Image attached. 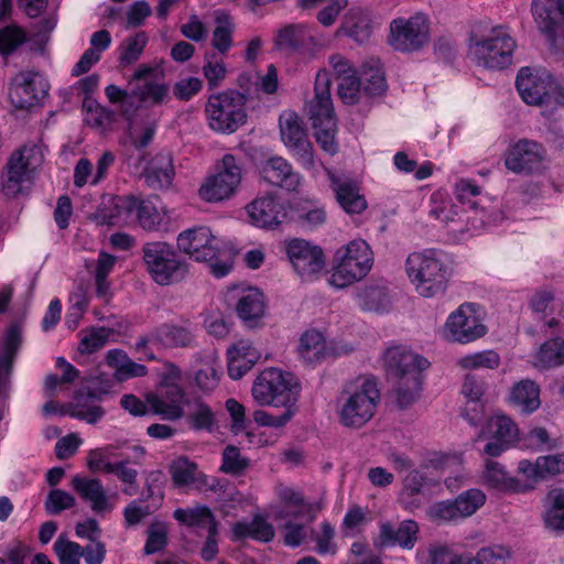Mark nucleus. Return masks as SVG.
I'll return each instance as SVG.
<instances>
[{
	"instance_id": "60",
	"label": "nucleus",
	"mask_w": 564,
	"mask_h": 564,
	"mask_svg": "<svg viewBox=\"0 0 564 564\" xmlns=\"http://www.w3.org/2000/svg\"><path fill=\"white\" fill-rule=\"evenodd\" d=\"M188 421L192 427L197 431H212L215 425V416L212 409L200 401L194 403L188 414Z\"/></svg>"
},
{
	"instance_id": "38",
	"label": "nucleus",
	"mask_w": 564,
	"mask_h": 564,
	"mask_svg": "<svg viewBox=\"0 0 564 564\" xmlns=\"http://www.w3.org/2000/svg\"><path fill=\"white\" fill-rule=\"evenodd\" d=\"M260 352L249 340L241 339L227 349L228 375L241 379L260 359Z\"/></svg>"
},
{
	"instance_id": "4",
	"label": "nucleus",
	"mask_w": 564,
	"mask_h": 564,
	"mask_svg": "<svg viewBox=\"0 0 564 564\" xmlns=\"http://www.w3.org/2000/svg\"><path fill=\"white\" fill-rule=\"evenodd\" d=\"M405 272L417 294L423 297H434L446 289L448 268L440 250L424 249L410 253L405 260Z\"/></svg>"
},
{
	"instance_id": "19",
	"label": "nucleus",
	"mask_w": 564,
	"mask_h": 564,
	"mask_svg": "<svg viewBox=\"0 0 564 564\" xmlns=\"http://www.w3.org/2000/svg\"><path fill=\"white\" fill-rule=\"evenodd\" d=\"M429 21L423 14L398 18L390 24L389 44L400 52L420 50L429 42Z\"/></svg>"
},
{
	"instance_id": "14",
	"label": "nucleus",
	"mask_w": 564,
	"mask_h": 564,
	"mask_svg": "<svg viewBox=\"0 0 564 564\" xmlns=\"http://www.w3.org/2000/svg\"><path fill=\"white\" fill-rule=\"evenodd\" d=\"M531 14L552 50L564 46V0H532Z\"/></svg>"
},
{
	"instance_id": "6",
	"label": "nucleus",
	"mask_w": 564,
	"mask_h": 564,
	"mask_svg": "<svg viewBox=\"0 0 564 564\" xmlns=\"http://www.w3.org/2000/svg\"><path fill=\"white\" fill-rule=\"evenodd\" d=\"M301 391L299 379L289 371L279 368H267L256 378L252 397L259 405L292 408Z\"/></svg>"
},
{
	"instance_id": "1",
	"label": "nucleus",
	"mask_w": 564,
	"mask_h": 564,
	"mask_svg": "<svg viewBox=\"0 0 564 564\" xmlns=\"http://www.w3.org/2000/svg\"><path fill=\"white\" fill-rule=\"evenodd\" d=\"M517 42L505 25L488 22L474 24L468 40V54L478 65L491 70H501L512 64Z\"/></svg>"
},
{
	"instance_id": "9",
	"label": "nucleus",
	"mask_w": 564,
	"mask_h": 564,
	"mask_svg": "<svg viewBox=\"0 0 564 564\" xmlns=\"http://www.w3.org/2000/svg\"><path fill=\"white\" fill-rule=\"evenodd\" d=\"M142 253L145 270L156 284L171 285L184 278L186 265L171 245L163 241L147 242Z\"/></svg>"
},
{
	"instance_id": "5",
	"label": "nucleus",
	"mask_w": 564,
	"mask_h": 564,
	"mask_svg": "<svg viewBox=\"0 0 564 564\" xmlns=\"http://www.w3.org/2000/svg\"><path fill=\"white\" fill-rule=\"evenodd\" d=\"M307 112L319 147L329 154L338 151L336 142L337 124L330 96V75L321 69L315 77V96L307 104Z\"/></svg>"
},
{
	"instance_id": "31",
	"label": "nucleus",
	"mask_w": 564,
	"mask_h": 564,
	"mask_svg": "<svg viewBox=\"0 0 564 564\" xmlns=\"http://www.w3.org/2000/svg\"><path fill=\"white\" fill-rule=\"evenodd\" d=\"M72 486L95 513L105 514L113 510L116 495H109L99 479L77 475L72 479Z\"/></svg>"
},
{
	"instance_id": "15",
	"label": "nucleus",
	"mask_w": 564,
	"mask_h": 564,
	"mask_svg": "<svg viewBox=\"0 0 564 564\" xmlns=\"http://www.w3.org/2000/svg\"><path fill=\"white\" fill-rule=\"evenodd\" d=\"M487 333L475 310V304L464 303L452 312L442 328V337L451 343L469 344Z\"/></svg>"
},
{
	"instance_id": "58",
	"label": "nucleus",
	"mask_w": 564,
	"mask_h": 564,
	"mask_svg": "<svg viewBox=\"0 0 564 564\" xmlns=\"http://www.w3.org/2000/svg\"><path fill=\"white\" fill-rule=\"evenodd\" d=\"M53 549L59 564H80L83 546L78 543L69 541L63 536H58L54 542Z\"/></svg>"
},
{
	"instance_id": "29",
	"label": "nucleus",
	"mask_w": 564,
	"mask_h": 564,
	"mask_svg": "<svg viewBox=\"0 0 564 564\" xmlns=\"http://www.w3.org/2000/svg\"><path fill=\"white\" fill-rule=\"evenodd\" d=\"M184 401L182 384L160 386L158 393L147 398L150 412L166 421H177L184 416Z\"/></svg>"
},
{
	"instance_id": "44",
	"label": "nucleus",
	"mask_w": 564,
	"mask_h": 564,
	"mask_svg": "<svg viewBox=\"0 0 564 564\" xmlns=\"http://www.w3.org/2000/svg\"><path fill=\"white\" fill-rule=\"evenodd\" d=\"M147 184L153 188H163L172 184L174 166L170 154H158L151 159L143 171Z\"/></svg>"
},
{
	"instance_id": "57",
	"label": "nucleus",
	"mask_w": 564,
	"mask_h": 564,
	"mask_svg": "<svg viewBox=\"0 0 564 564\" xmlns=\"http://www.w3.org/2000/svg\"><path fill=\"white\" fill-rule=\"evenodd\" d=\"M464 369H496L500 365V356L494 350H484L466 355L458 360Z\"/></svg>"
},
{
	"instance_id": "43",
	"label": "nucleus",
	"mask_w": 564,
	"mask_h": 564,
	"mask_svg": "<svg viewBox=\"0 0 564 564\" xmlns=\"http://www.w3.org/2000/svg\"><path fill=\"white\" fill-rule=\"evenodd\" d=\"M529 362L538 370L564 366V338L554 337L543 343L531 354Z\"/></svg>"
},
{
	"instance_id": "2",
	"label": "nucleus",
	"mask_w": 564,
	"mask_h": 564,
	"mask_svg": "<svg viewBox=\"0 0 564 564\" xmlns=\"http://www.w3.org/2000/svg\"><path fill=\"white\" fill-rule=\"evenodd\" d=\"M383 366L397 378L395 401L400 408L414 403L422 391L423 376L430 362L404 345L388 347L382 355Z\"/></svg>"
},
{
	"instance_id": "64",
	"label": "nucleus",
	"mask_w": 564,
	"mask_h": 564,
	"mask_svg": "<svg viewBox=\"0 0 564 564\" xmlns=\"http://www.w3.org/2000/svg\"><path fill=\"white\" fill-rule=\"evenodd\" d=\"M248 467V460L241 456L239 449L228 446L223 454L221 470L227 474L238 475Z\"/></svg>"
},
{
	"instance_id": "63",
	"label": "nucleus",
	"mask_w": 564,
	"mask_h": 564,
	"mask_svg": "<svg viewBox=\"0 0 564 564\" xmlns=\"http://www.w3.org/2000/svg\"><path fill=\"white\" fill-rule=\"evenodd\" d=\"M337 93L345 104L354 105L358 102L360 95L364 93L362 84L356 75L346 77L339 80Z\"/></svg>"
},
{
	"instance_id": "40",
	"label": "nucleus",
	"mask_w": 564,
	"mask_h": 564,
	"mask_svg": "<svg viewBox=\"0 0 564 564\" xmlns=\"http://www.w3.org/2000/svg\"><path fill=\"white\" fill-rule=\"evenodd\" d=\"M356 305L365 312H384L391 305V295L384 282H372L354 294Z\"/></svg>"
},
{
	"instance_id": "56",
	"label": "nucleus",
	"mask_w": 564,
	"mask_h": 564,
	"mask_svg": "<svg viewBox=\"0 0 564 564\" xmlns=\"http://www.w3.org/2000/svg\"><path fill=\"white\" fill-rule=\"evenodd\" d=\"M227 69L224 59L217 53L205 55L203 65V75L206 78L210 89L220 85L226 76Z\"/></svg>"
},
{
	"instance_id": "17",
	"label": "nucleus",
	"mask_w": 564,
	"mask_h": 564,
	"mask_svg": "<svg viewBox=\"0 0 564 564\" xmlns=\"http://www.w3.org/2000/svg\"><path fill=\"white\" fill-rule=\"evenodd\" d=\"M486 501L487 496L481 489L470 488L452 500L433 503L427 510V516L437 522H456L475 514Z\"/></svg>"
},
{
	"instance_id": "22",
	"label": "nucleus",
	"mask_w": 564,
	"mask_h": 564,
	"mask_svg": "<svg viewBox=\"0 0 564 564\" xmlns=\"http://www.w3.org/2000/svg\"><path fill=\"white\" fill-rule=\"evenodd\" d=\"M455 195L458 202L466 205L468 209L479 215L478 221L481 226L498 225L503 219L502 212L494 206L481 188L469 178H462L455 184Z\"/></svg>"
},
{
	"instance_id": "32",
	"label": "nucleus",
	"mask_w": 564,
	"mask_h": 564,
	"mask_svg": "<svg viewBox=\"0 0 564 564\" xmlns=\"http://www.w3.org/2000/svg\"><path fill=\"white\" fill-rule=\"evenodd\" d=\"M249 221L259 228L273 229L286 217L283 205L273 195L257 197L246 206Z\"/></svg>"
},
{
	"instance_id": "20",
	"label": "nucleus",
	"mask_w": 564,
	"mask_h": 564,
	"mask_svg": "<svg viewBox=\"0 0 564 564\" xmlns=\"http://www.w3.org/2000/svg\"><path fill=\"white\" fill-rule=\"evenodd\" d=\"M516 86L522 100L533 106L542 105L551 94L556 97L560 88L546 69L533 67H522L518 72Z\"/></svg>"
},
{
	"instance_id": "53",
	"label": "nucleus",
	"mask_w": 564,
	"mask_h": 564,
	"mask_svg": "<svg viewBox=\"0 0 564 564\" xmlns=\"http://www.w3.org/2000/svg\"><path fill=\"white\" fill-rule=\"evenodd\" d=\"M307 26L304 24H290L281 29L275 37V45L280 50L297 51L307 37Z\"/></svg>"
},
{
	"instance_id": "52",
	"label": "nucleus",
	"mask_w": 564,
	"mask_h": 564,
	"mask_svg": "<svg viewBox=\"0 0 564 564\" xmlns=\"http://www.w3.org/2000/svg\"><path fill=\"white\" fill-rule=\"evenodd\" d=\"M174 518L184 524L196 528L214 530L217 523L207 507H196L192 509H176L173 513Z\"/></svg>"
},
{
	"instance_id": "39",
	"label": "nucleus",
	"mask_w": 564,
	"mask_h": 564,
	"mask_svg": "<svg viewBox=\"0 0 564 564\" xmlns=\"http://www.w3.org/2000/svg\"><path fill=\"white\" fill-rule=\"evenodd\" d=\"M419 524L414 520H404L398 527L387 522L380 525L379 540L382 545H399L412 550L417 541Z\"/></svg>"
},
{
	"instance_id": "54",
	"label": "nucleus",
	"mask_w": 564,
	"mask_h": 564,
	"mask_svg": "<svg viewBox=\"0 0 564 564\" xmlns=\"http://www.w3.org/2000/svg\"><path fill=\"white\" fill-rule=\"evenodd\" d=\"M113 330L107 327H91L80 333L78 350L82 354H93L100 350L109 341Z\"/></svg>"
},
{
	"instance_id": "55",
	"label": "nucleus",
	"mask_w": 564,
	"mask_h": 564,
	"mask_svg": "<svg viewBox=\"0 0 564 564\" xmlns=\"http://www.w3.org/2000/svg\"><path fill=\"white\" fill-rule=\"evenodd\" d=\"M426 484V479L419 470H411L403 481V488L400 492V501L405 508L416 507V496H419Z\"/></svg>"
},
{
	"instance_id": "34",
	"label": "nucleus",
	"mask_w": 564,
	"mask_h": 564,
	"mask_svg": "<svg viewBox=\"0 0 564 564\" xmlns=\"http://www.w3.org/2000/svg\"><path fill=\"white\" fill-rule=\"evenodd\" d=\"M261 175L268 183L290 192L299 191L303 182L300 173L293 171L292 165L282 156H273L263 162Z\"/></svg>"
},
{
	"instance_id": "21",
	"label": "nucleus",
	"mask_w": 564,
	"mask_h": 564,
	"mask_svg": "<svg viewBox=\"0 0 564 564\" xmlns=\"http://www.w3.org/2000/svg\"><path fill=\"white\" fill-rule=\"evenodd\" d=\"M546 151L534 140L521 139L509 147L505 154L506 167L517 174L540 173L545 165Z\"/></svg>"
},
{
	"instance_id": "12",
	"label": "nucleus",
	"mask_w": 564,
	"mask_h": 564,
	"mask_svg": "<svg viewBox=\"0 0 564 564\" xmlns=\"http://www.w3.org/2000/svg\"><path fill=\"white\" fill-rule=\"evenodd\" d=\"M43 153L39 145H25L10 158L2 174V192L7 197H15L30 184L32 173L41 165Z\"/></svg>"
},
{
	"instance_id": "59",
	"label": "nucleus",
	"mask_w": 564,
	"mask_h": 564,
	"mask_svg": "<svg viewBox=\"0 0 564 564\" xmlns=\"http://www.w3.org/2000/svg\"><path fill=\"white\" fill-rule=\"evenodd\" d=\"M197 465L186 457L175 459L171 466L172 479L177 486H186L196 480Z\"/></svg>"
},
{
	"instance_id": "51",
	"label": "nucleus",
	"mask_w": 564,
	"mask_h": 564,
	"mask_svg": "<svg viewBox=\"0 0 564 564\" xmlns=\"http://www.w3.org/2000/svg\"><path fill=\"white\" fill-rule=\"evenodd\" d=\"M147 43L148 35L145 32H138L126 37L118 47L120 66L126 67L134 64L142 55Z\"/></svg>"
},
{
	"instance_id": "46",
	"label": "nucleus",
	"mask_w": 564,
	"mask_h": 564,
	"mask_svg": "<svg viewBox=\"0 0 564 564\" xmlns=\"http://www.w3.org/2000/svg\"><path fill=\"white\" fill-rule=\"evenodd\" d=\"M236 538H251L261 542H270L274 538V528L263 516L257 514L250 522L240 521L232 525Z\"/></svg>"
},
{
	"instance_id": "42",
	"label": "nucleus",
	"mask_w": 564,
	"mask_h": 564,
	"mask_svg": "<svg viewBox=\"0 0 564 564\" xmlns=\"http://www.w3.org/2000/svg\"><path fill=\"white\" fill-rule=\"evenodd\" d=\"M486 384L474 375L465 377L462 393L466 399L464 416L471 425H476L481 417L484 404L481 401Z\"/></svg>"
},
{
	"instance_id": "45",
	"label": "nucleus",
	"mask_w": 564,
	"mask_h": 564,
	"mask_svg": "<svg viewBox=\"0 0 564 564\" xmlns=\"http://www.w3.org/2000/svg\"><path fill=\"white\" fill-rule=\"evenodd\" d=\"M510 403L523 413H532L541 405L540 387L532 380L516 383L509 395Z\"/></svg>"
},
{
	"instance_id": "47",
	"label": "nucleus",
	"mask_w": 564,
	"mask_h": 564,
	"mask_svg": "<svg viewBox=\"0 0 564 564\" xmlns=\"http://www.w3.org/2000/svg\"><path fill=\"white\" fill-rule=\"evenodd\" d=\"M215 24L212 45L219 54L225 55L232 47L236 24L232 18L224 11L216 12Z\"/></svg>"
},
{
	"instance_id": "61",
	"label": "nucleus",
	"mask_w": 564,
	"mask_h": 564,
	"mask_svg": "<svg viewBox=\"0 0 564 564\" xmlns=\"http://www.w3.org/2000/svg\"><path fill=\"white\" fill-rule=\"evenodd\" d=\"M26 40L25 32L17 26L9 25L0 30V53L10 54Z\"/></svg>"
},
{
	"instance_id": "27",
	"label": "nucleus",
	"mask_w": 564,
	"mask_h": 564,
	"mask_svg": "<svg viewBox=\"0 0 564 564\" xmlns=\"http://www.w3.org/2000/svg\"><path fill=\"white\" fill-rule=\"evenodd\" d=\"M518 435L519 430L510 417L503 414L491 416L480 434L481 437L489 440L484 453L490 457L500 456L516 443Z\"/></svg>"
},
{
	"instance_id": "50",
	"label": "nucleus",
	"mask_w": 564,
	"mask_h": 564,
	"mask_svg": "<svg viewBox=\"0 0 564 564\" xmlns=\"http://www.w3.org/2000/svg\"><path fill=\"white\" fill-rule=\"evenodd\" d=\"M545 525L552 530H564V489L554 488L545 498Z\"/></svg>"
},
{
	"instance_id": "8",
	"label": "nucleus",
	"mask_w": 564,
	"mask_h": 564,
	"mask_svg": "<svg viewBox=\"0 0 564 564\" xmlns=\"http://www.w3.org/2000/svg\"><path fill=\"white\" fill-rule=\"evenodd\" d=\"M245 96L236 90L212 95L206 104L209 127L217 132L234 133L247 119Z\"/></svg>"
},
{
	"instance_id": "36",
	"label": "nucleus",
	"mask_w": 564,
	"mask_h": 564,
	"mask_svg": "<svg viewBox=\"0 0 564 564\" xmlns=\"http://www.w3.org/2000/svg\"><path fill=\"white\" fill-rule=\"evenodd\" d=\"M481 482L490 489L506 494L525 492L532 488L508 474L499 462L486 459L481 473Z\"/></svg>"
},
{
	"instance_id": "37",
	"label": "nucleus",
	"mask_w": 564,
	"mask_h": 564,
	"mask_svg": "<svg viewBox=\"0 0 564 564\" xmlns=\"http://www.w3.org/2000/svg\"><path fill=\"white\" fill-rule=\"evenodd\" d=\"M122 208L132 207L135 209L134 219L148 231H158L165 229L170 217L164 207L156 206L152 200H122Z\"/></svg>"
},
{
	"instance_id": "28",
	"label": "nucleus",
	"mask_w": 564,
	"mask_h": 564,
	"mask_svg": "<svg viewBox=\"0 0 564 564\" xmlns=\"http://www.w3.org/2000/svg\"><path fill=\"white\" fill-rule=\"evenodd\" d=\"M275 495L283 506V510L275 513V518H303L308 523L313 522L318 512L324 508L323 500L308 502L297 489L279 484L274 488Z\"/></svg>"
},
{
	"instance_id": "35",
	"label": "nucleus",
	"mask_w": 564,
	"mask_h": 564,
	"mask_svg": "<svg viewBox=\"0 0 564 564\" xmlns=\"http://www.w3.org/2000/svg\"><path fill=\"white\" fill-rule=\"evenodd\" d=\"M330 188L335 193V197L339 206L347 214H361L367 208V200L360 194L359 186L356 182L345 177L338 176L330 171H327Z\"/></svg>"
},
{
	"instance_id": "23",
	"label": "nucleus",
	"mask_w": 564,
	"mask_h": 564,
	"mask_svg": "<svg viewBox=\"0 0 564 564\" xmlns=\"http://www.w3.org/2000/svg\"><path fill=\"white\" fill-rule=\"evenodd\" d=\"M161 75L159 67L141 64L135 69L132 82L138 84L132 88L131 96L141 105L158 106L169 99V85L158 77Z\"/></svg>"
},
{
	"instance_id": "49",
	"label": "nucleus",
	"mask_w": 564,
	"mask_h": 564,
	"mask_svg": "<svg viewBox=\"0 0 564 564\" xmlns=\"http://www.w3.org/2000/svg\"><path fill=\"white\" fill-rule=\"evenodd\" d=\"M429 215L445 225L462 218L459 207L441 191L431 195Z\"/></svg>"
},
{
	"instance_id": "7",
	"label": "nucleus",
	"mask_w": 564,
	"mask_h": 564,
	"mask_svg": "<svg viewBox=\"0 0 564 564\" xmlns=\"http://www.w3.org/2000/svg\"><path fill=\"white\" fill-rule=\"evenodd\" d=\"M337 264L330 283L344 288L364 279L372 269L375 257L371 247L362 239H355L336 252Z\"/></svg>"
},
{
	"instance_id": "24",
	"label": "nucleus",
	"mask_w": 564,
	"mask_h": 564,
	"mask_svg": "<svg viewBox=\"0 0 564 564\" xmlns=\"http://www.w3.org/2000/svg\"><path fill=\"white\" fill-rule=\"evenodd\" d=\"M285 251L293 269L302 279L308 280L324 268L323 250L310 241L290 239L285 242Z\"/></svg>"
},
{
	"instance_id": "25",
	"label": "nucleus",
	"mask_w": 564,
	"mask_h": 564,
	"mask_svg": "<svg viewBox=\"0 0 564 564\" xmlns=\"http://www.w3.org/2000/svg\"><path fill=\"white\" fill-rule=\"evenodd\" d=\"M296 351L303 362L315 366L328 358L339 357L349 349L334 340H326L319 330L308 329L301 335Z\"/></svg>"
},
{
	"instance_id": "3",
	"label": "nucleus",
	"mask_w": 564,
	"mask_h": 564,
	"mask_svg": "<svg viewBox=\"0 0 564 564\" xmlns=\"http://www.w3.org/2000/svg\"><path fill=\"white\" fill-rule=\"evenodd\" d=\"M380 403L378 380L359 377L345 387L338 399V421L345 427L360 430L375 417Z\"/></svg>"
},
{
	"instance_id": "48",
	"label": "nucleus",
	"mask_w": 564,
	"mask_h": 564,
	"mask_svg": "<svg viewBox=\"0 0 564 564\" xmlns=\"http://www.w3.org/2000/svg\"><path fill=\"white\" fill-rule=\"evenodd\" d=\"M21 344V332L18 326L9 327L3 340L0 355V392L4 388L6 380L11 372L12 362Z\"/></svg>"
},
{
	"instance_id": "62",
	"label": "nucleus",
	"mask_w": 564,
	"mask_h": 564,
	"mask_svg": "<svg viewBox=\"0 0 564 564\" xmlns=\"http://www.w3.org/2000/svg\"><path fill=\"white\" fill-rule=\"evenodd\" d=\"M74 506L75 498L69 492L61 489L51 490L45 501V509L50 514H57Z\"/></svg>"
},
{
	"instance_id": "13",
	"label": "nucleus",
	"mask_w": 564,
	"mask_h": 564,
	"mask_svg": "<svg viewBox=\"0 0 564 564\" xmlns=\"http://www.w3.org/2000/svg\"><path fill=\"white\" fill-rule=\"evenodd\" d=\"M242 167L232 154H225L217 165L216 173L208 176L199 188L200 197L208 203H219L231 198L240 187Z\"/></svg>"
},
{
	"instance_id": "33",
	"label": "nucleus",
	"mask_w": 564,
	"mask_h": 564,
	"mask_svg": "<svg viewBox=\"0 0 564 564\" xmlns=\"http://www.w3.org/2000/svg\"><path fill=\"white\" fill-rule=\"evenodd\" d=\"M148 341L158 343L166 348H186L194 345L195 335L188 323L186 325L165 323L156 327L149 339L140 338L137 347L141 348Z\"/></svg>"
},
{
	"instance_id": "30",
	"label": "nucleus",
	"mask_w": 564,
	"mask_h": 564,
	"mask_svg": "<svg viewBox=\"0 0 564 564\" xmlns=\"http://www.w3.org/2000/svg\"><path fill=\"white\" fill-rule=\"evenodd\" d=\"M230 294L236 299V312L250 328L259 326L265 313L264 294L257 288H234Z\"/></svg>"
},
{
	"instance_id": "26",
	"label": "nucleus",
	"mask_w": 564,
	"mask_h": 564,
	"mask_svg": "<svg viewBox=\"0 0 564 564\" xmlns=\"http://www.w3.org/2000/svg\"><path fill=\"white\" fill-rule=\"evenodd\" d=\"M47 90V83L37 73L25 70L12 79L9 97L15 108L28 109L37 105Z\"/></svg>"
},
{
	"instance_id": "10",
	"label": "nucleus",
	"mask_w": 564,
	"mask_h": 564,
	"mask_svg": "<svg viewBox=\"0 0 564 564\" xmlns=\"http://www.w3.org/2000/svg\"><path fill=\"white\" fill-rule=\"evenodd\" d=\"M43 153L39 145H25L10 158L2 174V192L7 197H15L30 184L32 173L41 165Z\"/></svg>"
},
{
	"instance_id": "16",
	"label": "nucleus",
	"mask_w": 564,
	"mask_h": 564,
	"mask_svg": "<svg viewBox=\"0 0 564 564\" xmlns=\"http://www.w3.org/2000/svg\"><path fill=\"white\" fill-rule=\"evenodd\" d=\"M279 123L281 139L290 153L305 170H313L316 165L313 145L300 117L294 111H284Z\"/></svg>"
},
{
	"instance_id": "18",
	"label": "nucleus",
	"mask_w": 564,
	"mask_h": 564,
	"mask_svg": "<svg viewBox=\"0 0 564 564\" xmlns=\"http://www.w3.org/2000/svg\"><path fill=\"white\" fill-rule=\"evenodd\" d=\"M177 248L197 262L213 261L221 253L224 241L209 227L195 226L180 232Z\"/></svg>"
},
{
	"instance_id": "41",
	"label": "nucleus",
	"mask_w": 564,
	"mask_h": 564,
	"mask_svg": "<svg viewBox=\"0 0 564 564\" xmlns=\"http://www.w3.org/2000/svg\"><path fill=\"white\" fill-rule=\"evenodd\" d=\"M337 36H348L357 43H364L371 35L370 18L361 8H350L344 15L341 25L336 31Z\"/></svg>"
},
{
	"instance_id": "11",
	"label": "nucleus",
	"mask_w": 564,
	"mask_h": 564,
	"mask_svg": "<svg viewBox=\"0 0 564 564\" xmlns=\"http://www.w3.org/2000/svg\"><path fill=\"white\" fill-rule=\"evenodd\" d=\"M43 153L39 145H25L10 158L2 174V192L7 197H15L30 184L32 173L41 165Z\"/></svg>"
}]
</instances>
